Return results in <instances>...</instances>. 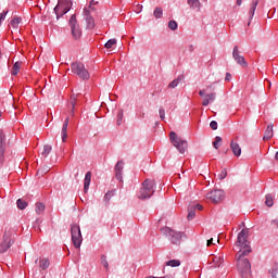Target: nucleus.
<instances>
[{"mask_svg": "<svg viewBox=\"0 0 278 278\" xmlns=\"http://www.w3.org/2000/svg\"><path fill=\"white\" fill-rule=\"evenodd\" d=\"M251 253V249L239 250L237 254V269L242 278H248L251 275V262L247 255Z\"/></svg>", "mask_w": 278, "mask_h": 278, "instance_id": "1", "label": "nucleus"}, {"mask_svg": "<svg viewBox=\"0 0 278 278\" xmlns=\"http://www.w3.org/2000/svg\"><path fill=\"white\" fill-rule=\"evenodd\" d=\"M155 192V180L146 179L139 190L138 199H151Z\"/></svg>", "mask_w": 278, "mask_h": 278, "instance_id": "2", "label": "nucleus"}, {"mask_svg": "<svg viewBox=\"0 0 278 278\" xmlns=\"http://www.w3.org/2000/svg\"><path fill=\"white\" fill-rule=\"evenodd\" d=\"M169 140L173 144V147H175V149H177V151H179V153H186V151H188V141L181 139V137L177 136V132L172 131L169 134Z\"/></svg>", "mask_w": 278, "mask_h": 278, "instance_id": "3", "label": "nucleus"}, {"mask_svg": "<svg viewBox=\"0 0 278 278\" xmlns=\"http://www.w3.org/2000/svg\"><path fill=\"white\" fill-rule=\"evenodd\" d=\"M236 249H239V251H247V249H251V245H249V229H242L239 232Z\"/></svg>", "mask_w": 278, "mask_h": 278, "instance_id": "4", "label": "nucleus"}, {"mask_svg": "<svg viewBox=\"0 0 278 278\" xmlns=\"http://www.w3.org/2000/svg\"><path fill=\"white\" fill-rule=\"evenodd\" d=\"M14 244V231L5 229L2 242L0 243V253H5Z\"/></svg>", "mask_w": 278, "mask_h": 278, "instance_id": "5", "label": "nucleus"}, {"mask_svg": "<svg viewBox=\"0 0 278 278\" xmlns=\"http://www.w3.org/2000/svg\"><path fill=\"white\" fill-rule=\"evenodd\" d=\"M71 71L74 75H77L80 79H90V73L84 66L83 63L74 62L71 64Z\"/></svg>", "mask_w": 278, "mask_h": 278, "instance_id": "6", "label": "nucleus"}, {"mask_svg": "<svg viewBox=\"0 0 278 278\" xmlns=\"http://www.w3.org/2000/svg\"><path fill=\"white\" fill-rule=\"evenodd\" d=\"M163 236H166V238H169L170 242L173 244H179L181 242V238H184V232H177L168 227H164L161 229Z\"/></svg>", "mask_w": 278, "mask_h": 278, "instance_id": "7", "label": "nucleus"}, {"mask_svg": "<svg viewBox=\"0 0 278 278\" xmlns=\"http://www.w3.org/2000/svg\"><path fill=\"white\" fill-rule=\"evenodd\" d=\"M71 233H72V242L75 247V249H79L81 247V242L84 238L81 237V228H79L78 225L73 224L71 227Z\"/></svg>", "mask_w": 278, "mask_h": 278, "instance_id": "8", "label": "nucleus"}, {"mask_svg": "<svg viewBox=\"0 0 278 278\" xmlns=\"http://www.w3.org/2000/svg\"><path fill=\"white\" fill-rule=\"evenodd\" d=\"M71 5V0H59L58 5L54 8V13L56 15V21H60L61 16L67 14L71 10L68 7Z\"/></svg>", "mask_w": 278, "mask_h": 278, "instance_id": "9", "label": "nucleus"}, {"mask_svg": "<svg viewBox=\"0 0 278 278\" xmlns=\"http://www.w3.org/2000/svg\"><path fill=\"white\" fill-rule=\"evenodd\" d=\"M207 201H211V203L217 204L220 203L225 199V191L220 189H214L206 193Z\"/></svg>", "mask_w": 278, "mask_h": 278, "instance_id": "10", "label": "nucleus"}, {"mask_svg": "<svg viewBox=\"0 0 278 278\" xmlns=\"http://www.w3.org/2000/svg\"><path fill=\"white\" fill-rule=\"evenodd\" d=\"M70 27L72 29V36L75 40H79L81 38V28L79 24H77V15L73 14L70 18Z\"/></svg>", "mask_w": 278, "mask_h": 278, "instance_id": "11", "label": "nucleus"}, {"mask_svg": "<svg viewBox=\"0 0 278 278\" xmlns=\"http://www.w3.org/2000/svg\"><path fill=\"white\" fill-rule=\"evenodd\" d=\"M232 58L235 62L239 64V66H242L243 68H247L249 66V64L244 60V56L240 54V49L238 48V46H235L232 49Z\"/></svg>", "mask_w": 278, "mask_h": 278, "instance_id": "12", "label": "nucleus"}, {"mask_svg": "<svg viewBox=\"0 0 278 278\" xmlns=\"http://www.w3.org/2000/svg\"><path fill=\"white\" fill-rule=\"evenodd\" d=\"M83 14L87 23V29H94V18L90 15V10L85 8Z\"/></svg>", "mask_w": 278, "mask_h": 278, "instance_id": "13", "label": "nucleus"}, {"mask_svg": "<svg viewBox=\"0 0 278 278\" xmlns=\"http://www.w3.org/2000/svg\"><path fill=\"white\" fill-rule=\"evenodd\" d=\"M123 168H125V163L123 161H118L115 165V177L118 181H123Z\"/></svg>", "mask_w": 278, "mask_h": 278, "instance_id": "14", "label": "nucleus"}, {"mask_svg": "<svg viewBox=\"0 0 278 278\" xmlns=\"http://www.w3.org/2000/svg\"><path fill=\"white\" fill-rule=\"evenodd\" d=\"M230 149L236 157H240V155H242V148L240 147L239 142L231 140Z\"/></svg>", "mask_w": 278, "mask_h": 278, "instance_id": "15", "label": "nucleus"}, {"mask_svg": "<svg viewBox=\"0 0 278 278\" xmlns=\"http://www.w3.org/2000/svg\"><path fill=\"white\" fill-rule=\"evenodd\" d=\"M5 153V135L0 130V162L3 160Z\"/></svg>", "mask_w": 278, "mask_h": 278, "instance_id": "16", "label": "nucleus"}, {"mask_svg": "<svg viewBox=\"0 0 278 278\" xmlns=\"http://www.w3.org/2000/svg\"><path fill=\"white\" fill-rule=\"evenodd\" d=\"M214 101H216V93H208L206 96H204L203 101H202V105L207 106L210 105V103H214Z\"/></svg>", "mask_w": 278, "mask_h": 278, "instance_id": "17", "label": "nucleus"}, {"mask_svg": "<svg viewBox=\"0 0 278 278\" xmlns=\"http://www.w3.org/2000/svg\"><path fill=\"white\" fill-rule=\"evenodd\" d=\"M67 129H68V117H66V119L62 126L61 138H62L63 142H66V138H68V135L66 132Z\"/></svg>", "mask_w": 278, "mask_h": 278, "instance_id": "18", "label": "nucleus"}, {"mask_svg": "<svg viewBox=\"0 0 278 278\" xmlns=\"http://www.w3.org/2000/svg\"><path fill=\"white\" fill-rule=\"evenodd\" d=\"M273 124H269L265 130L263 140H270V138H273V136H275V130H273Z\"/></svg>", "mask_w": 278, "mask_h": 278, "instance_id": "19", "label": "nucleus"}, {"mask_svg": "<svg viewBox=\"0 0 278 278\" xmlns=\"http://www.w3.org/2000/svg\"><path fill=\"white\" fill-rule=\"evenodd\" d=\"M92 180V173L87 172L85 175V182H84V190L85 192H88L90 188V181Z\"/></svg>", "mask_w": 278, "mask_h": 278, "instance_id": "20", "label": "nucleus"}, {"mask_svg": "<svg viewBox=\"0 0 278 278\" xmlns=\"http://www.w3.org/2000/svg\"><path fill=\"white\" fill-rule=\"evenodd\" d=\"M258 4H260V0H252L251 8L249 11L250 18H253V16H255V10L257 9Z\"/></svg>", "mask_w": 278, "mask_h": 278, "instance_id": "21", "label": "nucleus"}, {"mask_svg": "<svg viewBox=\"0 0 278 278\" xmlns=\"http://www.w3.org/2000/svg\"><path fill=\"white\" fill-rule=\"evenodd\" d=\"M50 265L51 263L49 262V258H41L39 261V268H41V270H47V268H49Z\"/></svg>", "mask_w": 278, "mask_h": 278, "instance_id": "22", "label": "nucleus"}, {"mask_svg": "<svg viewBox=\"0 0 278 278\" xmlns=\"http://www.w3.org/2000/svg\"><path fill=\"white\" fill-rule=\"evenodd\" d=\"M188 5H190L192 10H201V2H199V0H188Z\"/></svg>", "mask_w": 278, "mask_h": 278, "instance_id": "23", "label": "nucleus"}, {"mask_svg": "<svg viewBox=\"0 0 278 278\" xmlns=\"http://www.w3.org/2000/svg\"><path fill=\"white\" fill-rule=\"evenodd\" d=\"M180 81H184V76H178L176 79L169 83L168 88H177Z\"/></svg>", "mask_w": 278, "mask_h": 278, "instance_id": "24", "label": "nucleus"}, {"mask_svg": "<svg viewBox=\"0 0 278 278\" xmlns=\"http://www.w3.org/2000/svg\"><path fill=\"white\" fill-rule=\"evenodd\" d=\"M23 65V62H15L12 68V75H18V71H21V66Z\"/></svg>", "mask_w": 278, "mask_h": 278, "instance_id": "25", "label": "nucleus"}, {"mask_svg": "<svg viewBox=\"0 0 278 278\" xmlns=\"http://www.w3.org/2000/svg\"><path fill=\"white\" fill-rule=\"evenodd\" d=\"M35 212L36 214H42V212H45V204L42 202H37L35 204Z\"/></svg>", "mask_w": 278, "mask_h": 278, "instance_id": "26", "label": "nucleus"}, {"mask_svg": "<svg viewBox=\"0 0 278 278\" xmlns=\"http://www.w3.org/2000/svg\"><path fill=\"white\" fill-rule=\"evenodd\" d=\"M51 149H52V147L50 144L43 146V148L41 150L42 157H47V155H49L51 153Z\"/></svg>", "mask_w": 278, "mask_h": 278, "instance_id": "27", "label": "nucleus"}, {"mask_svg": "<svg viewBox=\"0 0 278 278\" xmlns=\"http://www.w3.org/2000/svg\"><path fill=\"white\" fill-rule=\"evenodd\" d=\"M166 266H170L172 268H177V266H181V261L179 260H172L166 262Z\"/></svg>", "mask_w": 278, "mask_h": 278, "instance_id": "28", "label": "nucleus"}, {"mask_svg": "<svg viewBox=\"0 0 278 278\" xmlns=\"http://www.w3.org/2000/svg\"><path fill=\"white\" fill-rule=\"evenodd\" d=\"M77 97H79V94H73L71 97L72 114H75V105H77Z\"/></svg>", "mask_w": 278, "mask_h": 278, "instance_id": "29", "label": "nucleus"}, {"mask_svg": "<svg viewBox=\"0 0 278 278\" xmlns=\"http://www.w3.org/2000/svg\"><path fill=\"white\" fill-rule=\"evenodd\" d=\"M94 5H99V0H90L87 10H89V12H94L97 10Z\"/></svg>", "mask_w": 278, "mask_h": 278, "instance_id": "30", "label": "nucleus"}, {"mask_svg": "<svg viewBox=\"0 0 278 278\" xmlns=\"http://www.w3.org/2000/svg\"><path fill=\"white\" fill-rule=\"evenodd\" d=\"M194 216H197L194 207L190 206L188 208V215H187L188 220H193Z\"/></svg>", "mask_w": 278, "mask_h": 278, "instance_id": "31", "label": "nucleus"}, {"mask_svg": "<svg viewBox=\"0 0 278 278\" xmlns=\"http://www.w3.org/2000/svg\"><path fill=\"white\" fill-rule=\"evenodd\" d=\"M220 144H223V138L222 137H215V140L213 142L214 149H219Z\"/></svg>", "mask_w": 278, "mask_h": 278, "instance_id": "32", "label": "nucleus"}, {"mask_svg": "<svg viewBox=\"0 0 278 278\" xmlns=\"http://www.w3.org/2000/svg\"><path fill=\"white\" fill-rule=\"evenodd\" d=\"M153 14H154L155 18H162V15L164 14V11L162 10V8L157 7L154 10Z\"/></svg>", "mask_w": 278, "mask_h": 278, "instance_id": "33", "label": "nucleus"}, {"mask_svg": "<svg viewBox=\"0 0 278 278\" xmlns=\"http://www.w3.org/2000/svg\"><path fill=\"white\" fill-rule=\"evenodd\" d=\"M265 205H267V207H273V205H274L273 195H270V194L266 195Z\"/></svg>", "mask_w": 278, "mask_h": 278, "instance_id": "34", "label": "nucleus"}, {"mask_svg": "<svg viewBox=\"0 0 278 278\" xmlns=\"http://www.w3.org/2000/svg\"><path fill=\"white\" fill-rule=\"evenodd\" d=\"M21 24V17H14L11 22V25L14 29H18V25Z\"/></svg>", "mask_w": 278, "mask_h": 278, "instance_id": "35", "label": "nucleus"}, {"mask_svg": "<svg viewBox=\"0 0 278 278\" xmlns=\"http://www.w3.org/2000/svg\"><path fill=\"white\" fill-rule=\"evenodd\" d=\"M101 264H102V266L105 267L106 270L110 268V263H108V256H105V255L101 256Z\"/></svg>", "mask_w": 278, "mask_h": 278, "instance_id": "36", "label": "nucleus"}, {"mask_svg": "<svg viewBox=\"0 0 278 278\" xmlns=\"http://www.w3.org/2000/svg\"><path fill=\"white\" fill-rule=\"evenodd\" d=\"M16 204H17L18 210H25V207H27V202H25L21 199L17 200Z\"/></svg>", "mask_w": 278, "mask_h": 278, "instance_id": "37", "label": "nucleus"}, {"mask_svg": "<svg viewBox=\"0 0 278 278\" xmlns=\"http://www.w3.org/2000/svg\"><path fill=\"white\" fill-rule=\"evenodd\" d=\"M114 45H116V39H110L105 45V49H112V47H114Z\"/></svg>", "mask_w": 278, "mask_h": 278, "instance_id": "38", "label": "nucleus"}, {"mask_svg": "<svg viewBox=\"0 0 278 278\" xmlns=\"http://www.w3.org/2000/svg\"><path fill=\"white\" fill-rule=\"evenodd\" d=\"M168 27H169V29H172V31H175V29H177L178 25L175 21H169Z\"/></svg>", "mask_w": 278, "mask_h": 278, "instance_id": "39", "label": "nucleus"}, {"mask_svg": "<svg viewBox=\"0 0 278 278\" xmlns=\"http://www.w3.org/2000/svg\"><path fill=\"white\" fill-rule=\"evenodd\" d=\"M117 125H123V110L117 113Z\"/></svg>", "mask_w": 278, "mask_h": 278, "instance_id": "40", "label": "nucleus"}, {"mask_svg": "<svg viewBox=\"0 0 278 278\" xmlns=\"http://www.w3.org/2000/svg\"><path fill=\"white\" fill-rule=\"evenodd\" d=\"M213 262L216 266H220V264H223V258L220 256H214Z\"/></svg>", "mask_w": 278, "mask_h": 278, "instance_id": "41", "label": "nucleus"}, {"mask_svg": "<svg viewBox=\"0 0 278 278\" xmlns=\"http://www.w3.org/2000/svg\"><path fill=\"white\" fill-rule=\"evenodd\" d=\"M47 173H49V166L38 169L37 175H47Z\"/></svg>", "mask_w": 278, "mask_h": 278, "instance_id": "42", "label": "nucleus"}, {"mask_svg": "<svg viewBox=\"0 0 278 278\" xmlns=\"http://www.w3.org/2000/svg\"><path fill=\"white\" fill-rule=\"evenodd\" d=\"M210 127L211 129H213L214 131H216V129H218V123L216 121H212L210 123Z\"/></svg>", "mask_w": 278, "mask_h": 278, "instance_id": "43", "label": "nucleus"}, {"mask_svg": "<svg viewBox=\"0 0 278 278\" xmlns=\"http://www.w3.org/2000/svg\"><path fill=\"white\" fill-rule=\"evenodd\" d=\"M159 114H160L161 121H164V118H166V111H164V109H160Z\"/></svg>", "mask_w": 278, "mask_h": 278, "instance_id": "44", "label": "nucleus"}, {"mask_svg": "<svg viewBox=\"0 0 278 278\" xmlns=\"http://www.w3.org/2000/svg\"><path fill=\"white\" fill-rule=\"evenodd\" d=\"M227 177V169H223L222 173L218 175V179L223 180Z\"/></svg>", "mask_w": 278, "mask_h": 278, "instance_id": "45", "label": "nucleus"}, {"mask_svg": "<svg viewBox=\"0 0 278 278\" xmlns=\"http://www.w3.org/2000/svg\"><path fill=\"white\" fill-rule=\"evenodd\" d=\"M270 227H271V229H278V219L271 220Z\"/></svg>", "mask_w": 278, "mask_h": 278, "instance_id": "46", "label": "nucleus"}, {"mask_svg": "<svg viewBox=\"0 0 278 278\" xmlns=\"http://www.w3.org/2000/svg\"><path fill=\"white\" fill-rule=\"evenodd\" d=\"M269 274L271 275V278H277L278 271H277L276 268H271V269L269 270Z\"/></svg>", "mask_w": 278, "mask_h": 278, "instance_id": "47", "label": "nucleus"}, {"mask_svg": "<svg viewBox=\"0 0 278 278\" xmlns=\"http://www.w3.org/2000/svg\"><path fill=\"white\" fill-rule=\"evenodd\" d=\"M5 16H8V11H2L0 14V21H5Z\"/></svg>", "mask_w": 278, "mask_h": 278, "instance_id": "48", "label": "nucleus"}, {"mask_svg": "<svg viewBox=\"0 0 278 278\" xmlns=\"http://www.w3.org/2000/svg\"><path fill=\"white\" fill-rule=\"evenodd\" d=\"M110 199H112V192H108L105 195H104V201L110 202Z\"/></svg>", "mask_w": 278, "mask_h": 278, "instance_id": "49", "label": "nucleus"}, {"mask_svg": "<svg viewBox=\"0 0 278 278\" xmlns=\"http://www.w3.org/2000/svg\"><path fill=\"white\" fill-rule=\"evenodd\" d=\"M194 208V211L197 212V210H199L201 212V210H203V205L201 204H195L194 206H191Z\"/></svg>", "mask_w": 278, "mask_h": 278, "instance_id": "50", "label": "nucleus"}, {"mask_svg": "<svg viewBox=\"0 0 278 278\" xmlns=\"http://www.w3.org/2000/svg\"><path fill=\"white\" fill-rule=\"evenodd\" d=\"M211 244H214V238H211L206 241V247H210Z\"/></svg>", "mask_w": 278, "mask_h": 278, "instance_id": "51", "label": "nucleus"}, {"mask_svg": "<svg viewBox=\"0 0 278 278\" xmlns=\"http://www.w3.org/2000/svg\"><path fill=\"white\" fill-rule=\"evenodd\" d=\"M199 94H200V97H202V98L204 99L205 96H206V94H205V90H200V91H199Z\"/></svg>", "mask_w": 278, "mask_h": 278, "instance_id": "52", "label": "nucleus"}, {"mask_svg": "<svg viewBox=\"0 0 278 278\" xmlns=\"http://www.w3.org/2000/svg\"><path fill=\"white\" fill-rule=\"evenodd\" d=\"M226 81H231V75L229 73L226 74Z\"/></svg>", "mask_w": 278, "mask_h": 278, "instance_id": "53", "label": "nucleus"}, {"mask_svg": "<svg viewBox=\"0 0 278 278\" xmlns=\"http://www.w3.org/2000/svg\"><path fill=\"white\" fill-rule=\"evenodd\" d=\"M237 5H242V0H237Z\"/></svg>", "mask_w": 278, "mask_h": 278, "instance_id": "54", "label": "nucleus"}, {"mask_svg": "<svg viewBox=\"0 0 278 278\" xmlns=\"http://www.w3.org/2000/svg\"><path fill=\"white\" fill-rule=\"evenodd\" d=\"M275 160H277V162H278V152H276V154H275Z\"/></svg>", "mask_w": 278, "mask_h": 278, "instance_id": "55", "label": "nucleus"}, {"mask_svg": "<svg viewBox=\"0 0 278 278\" xmlns=\"http://www.w3.org/2000/svg\"><path fill=\"white\" fill-rule=\"evenodd\" d=\"M161 278H175L173 276H165V277H161Z\"/></svg>", "mask_w": 278, "mask_h": 278, "instance_id": "56", "label": "nucleus"}, {"mask_svg": "<svg viewBox=\"0 0 278 278\" xmlns=\"http://www.w3.org/2000/svg\"><path fill=\"white\" fill-rule=\"evenodd\" d=\"M1 116H3V112L0 111V118H1Z\"/></svg>", "mask_w": 278, "mask_h": 278, "instance_id": "57", "label": "nucleus"}, {"mask_svg": "<svg viewBox=\"0 0 278 278\" xmlns=\"http://www.w3.org/2000/svg\"><path fill=\"white\" fill-rule=\"evenodd\" d=\"M138 10H142V7H138Z\"/></svg>", "mask_w": 278, "mask_h": 278, "instance_id": "58", "label": "nucleus"}, {"mask_svg": "<svg viewBox=\"0 0 278 278\" xmlns=\"http://www.w3.org/2000/svg\"><path fill=\"white\" fill-rule=\"evenodd\" d=\"M1 55H2V53H1V50H0V60H1Z\"/></svg>", "mask_w": 278, "mask_h": 278, "instance_id": "59", "label": "nucleus"}, {"mask_svg": "<svg viewBox=\"0 0 278 278\" xmlns=\"http://www.w3.org/2000/svg\"><path fill=\"white\" fill-rule=\"evenodd\" d=\"M2 21H4V20H0V25H1Z\"/></svg>", "mask_w": 278, "mask_h": 278, "instance_id": "60", "label": "nucleus"}, {"mask_svg": "<svg viewBox=\"0 0 278 278\" xmlns=\"http://www.w3.org/2000/svg\"><path fill=\"white\" fill-rule=\"evenodd\" d=\"M2 21H4V20H0V25H1Z\"/></svg>", "mask_w": 278, "mask_h": 278, "instance_id": "61", "label": "nucleus"}, {"mask_svg": "<svg viewBox=\"0 0 278 278\" xmlns=\"http://www.w3.org/2000/svg\"><path fill=\"white\" fill-rule=\"evenodd\" d=\"M2 21H4V20H0V25H1Z\"/></svg>", "mask_w": 278, "mask_h": 278, "instance_id": "62", "label": "nucleus"}, {"mask_svg": "<svg viewBox=\"0 0 278 278\" xmlns=\"http://www.w3.org/2000/svg\"><path fill=\"white\" fill-rule=\"evenodd\" d=\"M217 242H220V239H217Z\"/></svg>", "mask_w": 278, "mask_h": 278, "instance_id": "63", "label": "nucleus"}]
</instances>
